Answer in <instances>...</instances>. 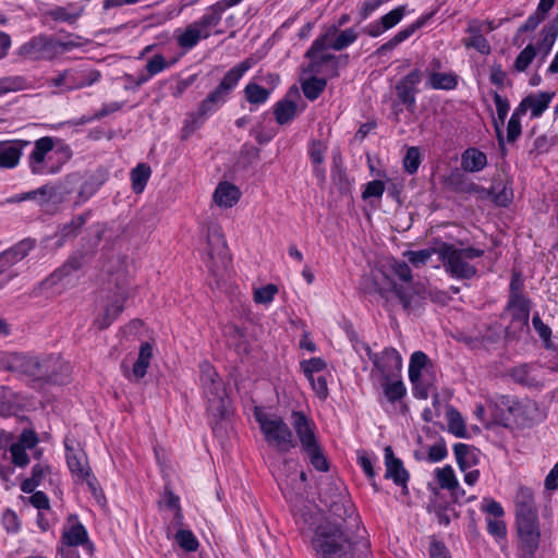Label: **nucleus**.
Here are the masks:
<instances>
[{"label":"nucleus","mask_w":558,"mask_h":558,"mask_svg":"<svg viewBox=\"0 0 558 558\" xmlns=\"http://www.w3.org/2000/svg\"><path fill=\"white\" fill-rule=\"evenodd\" d=\"M356 532L344 521L324 520L313 534V549L318 558H357L368 550L369 544L361 541Z\"/></svg>","instance_id":"1"},{"label":"nucleus","mask_w":558,"mask_h":558,"mask_svg":"<svg viewBox=\"0 0 558 558\" xmlns=\"http://www.w3.org/2000/svg\"><path fill=\"white\" fill-rule=\"evenodd\" d=\"M254 60L247 58L231 68L218 86L202 100L197 110L189 116L183 131L186 134L199 129L205 120L226 104L231 92L236 87L242 76L253 66Z\"/></svg>","instance_id":"2"},{"label":"nucleus","mask_w":558,"mask_h":558,"mask_svg":"<svg viewBox=\"0 0 558 558\" xmlns=\"http://www.w3.org/2000/svg\"><path fill=\"white\" fill-rule=\"evenodd\" d=\"M9 369L32 377L34 380L63 385L66 380L62 373L68 371V365L53 355L39 357L15 353L10 359Z\"/></svg>","instance_id":"3"},{"label":"nucleus","mask_w":558,"mask_h":558,"mask_svg":"<svg viewBox=\"0 0 558 558\" xmlns=\"http://www.w3.org/2000/svg\"><path fill=\"white\" fill-rule=\"evenodd\" d=\"M291 425L296 435L301 451L307 457L312 466L318 472H327L329 463L316 435V425L302 411H292Z\"/></svg>","instance_id":"4"},{"label":"nucleus","mask_w":558,"mask_h":558,"mask_svg":"<svg viewBox=\"0 0 558 558\" xmlns=\"http://www.w3.org/2000/svg\"><path fill=\"white\" fill-rule=\"evenodd\" d=\"M391 270L403 283L391 282L392 292L398 298L402 308L408 313H418L426 298L425 287L412 282V270L407 262L393 260Z\"/></svg>","instance_id":"5"},{"label":"nucleus","mask_w":558,"mask_h":558,"mask_svg":"<svg viewBox=\"0 0 558 558\" xmlns=\"http://www.w3.org/2000/svg\"><path fill=\"white\" fill-rule=\"evenodd\" d=\"M254 417L259 425L265 441L275 447L279 453H288L296 447L292 430L283 418L266 414L262 407L254 408Z\"/></svg>","instance_id":"6"},{"label":"nucleus","mask_w":558,"mask_h":558,"mask_svg":"<svg viewBox=\"0 0 558 558\" xmlns=\"http://www.w3.org/2000/svg\"><path fill=\"white\" fill-rule=\"evenodd\" d=\"M199 381L203 395L208 403V410L220 418H223L227 412L228 400L222 379L208 362H203L199 365Z\"/></svg>","instance_id":"7"},{"label":"nucleus","mask_w":558,"mask_h":558,"mask_svg":"<svg viewBox=\"0 0 558 558\" xmlns=\"http://www.w3.org/2000/svg\"><path fill=\"white\" fill-rule=\"evenodd\" d=\"M518 558H535L542 532L538 515L515 519Z\"/></svg>","instance_id":"8"},{"label":"nucleus","mask_w":558,"mask_h":558,"mask_svg":"<svg viewBox=\"0 0 558 558\" xmlns=\"http://www.w3.org/2000/svg\"><path fill=\"white\" fill-rule=\"evenodd\" d=\"M337 34V26H330L327 32L317 37L310 49L306 51L305 57L311 59L307 65V71L314 74L323 73L324 65L330 66V75H338L337 57L331 53H320L328 48V40Z\"/></svg>","instance_id":"9"},{"label":"nucleus","mask_w":558,"mask_h":558,"mask_svg":"<svg viewBox=\"0 0 558 558\" xmlns=\"http://www.w3.org/2000/svg\"><path fill=\"white\" fill-rule=\"evenodd\" d=\"M437 254L442 262L445 269L451 277L458 279H471L477 270L469 264L468 260L460 254L458 248L450 243H441L437 248Z\"/></svg>","instance_id":"10"},{"label":"nucleus","mask_w":558,"mask_h":558,"mask_svg":"<svg viewBox=\"0 0 558 558\" xmlns=\"http://www.w3.org/2000/svg\"><path fill=\"white\" fill-rule=\"evenodd\" d=\"M84 255L74 253L68 259L41 281V287L51 289L61 286L63 289L74 286L75 274L83 267Z\"/></svg>","instance_id":"11"},{"label":"nucleus","mask_w":558,"mask_h":558,"mask_svg":"<svg viewBox=\"0 0 558 558\" xmlns=\"http://www.w3.org/2000/svg\"><path fill=\"white\" fill-rule=\"evenodd\" d=\"M54 38L46 34H39L32 37L17 49V56L32 61L47 60L56 58Z\"/></svg>","instance_id":"12"},{"label":"nucleus","mask_w":558,"mask_h":558,"mask_svg":"<svg viewBox=\"0 0 558 558\" xmlns=\"http://www.w3.org/2000/svg\"><path fill=\"white\" fill-rule=\"evenodd\" d=\"M108 173L104 169H97L94 172L81 174L80 172H73L66 175L65 182L72 185L80 184L77 192L78 201L76 205L86 202L106 182Z\"/></svg>","instance_id":"13"},{"label":"nucleus","mask_w":558,"mask_h":558,"mask_svg":"<svg viewBox=\"0 0 558 558\" xmlns=\"http://www.w3.org/2000/svg\"><path fill=\"white\" fill-rule=\"evenodd\" d=\"M363 348L384 379L389 380L399 375L402 367V357L395 348H386L381 353H374L367 343H364Z\"/></svg>","instance_id":"14"},{"label":"nucleus","mask_w":558,"mask_h":558,"mask_svg":"<svg viewBox=\"0 0 558 558\" xmlns=\"http://www.w3.org/2000/svg\"><path fill=\"white\" fill-rule=\"evenodd\" d=\"M54 147V140L50 136H44L35 141L34 149L28 156V165L32 173L44 174V173H56L59 168H47L45 159L47 154L52 151Z\"/></svg>","instance_id":"15"},{"label":"nucleus","mask_w":558,"mask_h":558,"mask_svg":"<svg viewBox=\"0 0 558 558\" xmlns=\"http://www.w3.org/2000/svg\"><path fill=\"white\" fill-rule=\"evenodd\" d=\"M421 80L422 71L414 69L396 84L399 101L411 112L415 109L416 94L418 93L417 85Z\"/></svg>","instance_id":"16"},{"label":"nucleus","mask_w":558,"mask_h":558,"mask_svg":"<svg viewBox=\"0 0 558 558\" xmlns=\"http://www.w3.org/2000/svg\"><path fill=\"white\" fill-rule=\"evenodd\" d=\"M384 457L386 465L385 478L392 480L397 486H401L403 489H407L410 474L404 468L401 459L395 456L390 446L385 448Z\"/></svg>","instance_id":"17"},{"label":"nucleus","mask_w":558,"mask_h":558,"mask_svg":"<svg viewBox=\"0 0 558 558\" xmlns=\"http://www.w3.org/2000/svg\"><path fill=\"white\" fill-rule=\"evenodd\" d=\"M71 526L64 529L62 533V542L68 547L84 546L90 554L94 550V544L88 539V533L85 526L78 521L76 514L69 517Z\"/></svg>","instance_id":"18"},{"label":"nucleus","mask_w":558,"mask_h":558,"mask_svg":"<svg viewBox=\"0 0 558 558\" xmlns=\"http://www.w3.org/2000/svg\"><path fill=\"white\" fill-rule=\"evenodd\" d=\"M300 97L295 86L290 87L287 95L274 106L275 120L279 125H284L294 120L298 114V105L291 97Z\"/></svg>","instance_id":"19"},{"label":"nucleus","mask_w":558,"mask_h":558,"mask_svg":"<svg viewBox=\"0 0 558 558\" xmlns=\"http://www.w3.org/2000/svg\"><path fill=\"white\" fill-rule=\"evenodd\" d=\"M35 247V241L25 239L20 241L14 246L0 253V275L7 269L25 258L28 253Z\"/></svg>","instance_id":"20"},{"label":"nucleus","mask_w":558,"mask_h":558,"mask_svg":"<svg viewBox=\"0 0 558 558\" xmlns=\"http://www.w3.org/2000/svg\"><path fill=\"white\" fill-rule=\"evenodd\" d=\"M330 515L335 519L330 521L337 522H345L353 529L359 530L360 517L355 513L353 505L351 504L348 497H338V501L331 504L329 508H327Z\"/></svg>","instance_id":"21"},{"label":"nucleus","mask_w":558,"mask_h":558,"mask_svg":"<svg viewBox=\"0 0 558 558\" xmlns=\"http://www.w3.org/2000/svg\"><path fill=\"white\" fill-rule=\"evenodd\" d=\"M515 519L538 515L534 493L531 488L519 487L514 499Z\"/></svg>","instance_id":"22"},{"label":"nucleus","mask_w":558,"mask_h":558,"mask_svg":"<svg viewBox=\"0 0 558 558\" xmlns=\"http://www.w3.org/2000/svg\"><path fill=\"white\" fill-rule=\"evenodd\" d=\"M27 141H2L0 142V168H14L22 156V149L27 146Z\"/></svg>","instance_id":"23"},{"label":"nucleus","mask_w":558,"mask_h":558,"mask_svg":"<svg viewBox=\"0 0 558 558\" xmlns=\"http://www.w3.org/2000/svg\"><path fill=\"white\" fill-rule=\"evenodd\" d=\"M457 464L462 472L480 463L482 452L474 446L458 442L453 446Z\"/></svg>","instance_id":"24"},{"label":"nucleus","mask_w":558,"mask_h":558,"mask_svg":"<svg viewBox=\"0 0 558 558\" xmlns=\"http://www.w3.org/2000/svg\"><path fill=\"white\" fill-rule=\"evenodd\" d=\"M507 308L511 311L512 324L519 323L521 329H529L532 308V301L529 298L514 296V300H508Z\"/></svg>","instance_id":"25"},{"label":"nucleus","mask_w":558,"mask_h":558,"mask_svg":"<svg viewBox=\"0 0 558 558\" xmlns=\"http://www.w3.org/2000/svg\"><path fill=\"white\" fill-rule=\"evenodd\" d=\"M85 7L75 3H69L66 7L56 5L46 12V15L54 22L75 24L84 14Z\"/></svg>","instance_id":"26"},{"label":"nucleus","mask_w":558,"mask_h":558,"mask_svg":"<svg viewBox=\"0 0 558 558\" xmlns=\"http://www.w3.org/2000/svg\"><path fill=\"white\" fill-rule=\"evenodd\" d=\"M92 211L88 210L86 213L80 214L71 219L70 222L64 223L58 233L59 240L58 245L62 246L66 241L74 239L78 235L82 228L87 222Z\"/></svg>","instance_id":"27"},{"label":"nucleus","mask_w":558,"mask_h":558,"mask_svg":"<svg viewBox=\"0 0 558 558\" xmlns=\"http://www.w3.org/2000/svg\"><path fill=\"white\" fill-rule=\"evenodd\" d=\"M293 517L295 520V523L300 526L302 530H311L315 533V529L322 524V513L306 505L303 507L295 509L293 511Z\"/></svg>","instance_id":"28"},{"label":"nucleus","mask_w":558,"mask_h":558,"mask_svg":"<svg viewBox=\"0 0 558 558\" xmlns=\"http://www.w3.org/2000/svg\"><path fill=\"white\" fill-rule=\"evenodd\" d=\"M427 74L426 86L436 90H453L458 86V75L453 72L440 73L434 71H425Z\"/></svg>","instance_id":"29"},{"label":"nucleus","mask_w":558,"mask_h":558,"mask_svg":"<svg viewBox=\"0 0 558 558\" xmlns=\"http://www.w3.org/2000/svg\"><path fill=\"white\" fill-rule=\"evenodd\" d=\"M487 166V156L475 147L466 148L461 155V167L468 172H478Z\"/></svg>","instance_id":"30"},{"label":"nucleus","mask_w":558,"mask_h":558,"mask_svg":"<svg viewBox=\"0 0 558 558\" xmlns=\"http://www.w3.org/2000/svg\"><path fill=\"white\" fill-rule=\"evenodd\" d=\"M494 102L497 111V119H494V125L496 129V136L498 141V145L501 149H505V138L501 131V125L505 123L507 114L510 109V105L507 98H504L499 95L498 92L493 93Z\"/></svg>","instance_id":"31"},{"label":"nucleus","mask_w":558,"mask_h":558,"mask_svg":"<svg viewBox=\"0 0 558 558\" xmlns=\"http://www.w3.org/2000/svg\"><path fill=\"white\" fill-rule=\"evenodd\" d=\"M239 198V189L229 182L219 183L214 193V201L222 207H232Z\"/></svg>","instance_id":"32"},{"label":"nucleus","mask_w":558,"mask_h":558,"mask_svg":"<svg viewBox=\"0 0 558 558\" xmlns=\"http://www.w3.org/2000/svg\"><path fill=\"white\" fill-rule=\"evenodd\" d=\"M307 481V475L305 472L301 471L299 474V480L292 478L291 483L288 478L281 480L278 484L284 496V498L291 502L296 501L299 497H302L301 490L304 489L303 485Z\"/></svg>","instance_id":"33"},{"label":"nucleus","mask_w":558,"mask_h":558,"mask_svg":"<svg viewBox=\"0 0 558 558\" xmlns=\"http://www.w3.org/2000/svg\"><path fill=\"white\" fill-rule=\"evenodd\" d=\"M230 5L226 0H220L208 8V12L205 13L195 24L199 28H206L209 26H216L221 21L222 13L229 9Z\"/></svg>","instance_id":"34"},{"label":"nucleus","mask_w":558,"mask_h":558,"mask_svg":"<svg viewBox=\"0 0 558 558\" xmlns=\"http://www.w3.org/2000/svg\"><path fill=\"white\" fill-rule=\"evenodd\" d=\"M153 359V347L148 342H143L140 347L138 357L135 361L133 368H132V375L135 379L143 378L146 373L147 368L150 364V361Z\"/></svg>","instance_id":"35"},{"label":"nucleus","mask_w":558,"mask_h":558,"mask_svg":"<svg viewBox=\"0 0 558 558\" xmlns=\"http://www.w3.org/2000/svg\"><path fill=\"white\" fill-rule=\"evenodd\" d=\"M271 90L272 88L268 89L257 83L250 82L244 87V96L251 105H263L269 99Z\"/></svg>","instance_id":"36"},{"label":"nucleus","mask_w":558,"mask_h":558,"mask_svg":"<svg viewBox=\"0 0 558 558\" xmlns=\"http://www.w3.org/2000/svg\"><path fill=\"white\" fill-rule=\"evenodd\" d=\"M66 448V463L70 471L77 475L80 478L87 480L90 475L89 468L87 466V461L84 457H77L73 449Z\"/></svg>","instance_id":"37"},{"label":"nucleus","mask_w":558,"mask_h":558,"mask_svg":"<svg viewBox=\"0 0 558 558\" xmlns=\"http://www.w3.org/2000/svg\"><path fill=\"white\" fill-rule=\"evenodd\" d=\"M151 174V169L146 163H138L131 171L132 189L135 194H140L144 191Z\"/></svg>","instance_id":"38"},{"label":"nucleus","mask_w":558,"mask_h":558,"mask_svg":"<svg viewBox=\"0 0 558 558\" xmlns=\"http://www.w3.org/2000/svg\"><path fill=\"white\" fill-rule=\"evenodd\" d=\"M542 34L543 38L537 43V49L546 57L558 36V23L556 21L549 22L544 26Z\"/></svg>","instance_id":"39"},{"label":"nucleus","mask_w":558,"mask_h":558,"mask_svg":"<svg viewBox=\"0 0 558 558\" xmlns=\"http://www.w3.org/2000/svg\"><path fill=\"white\" fill-rule=\"evenodd\" d=\"M327 86L325 77L311 76L302 83V90L304 96L311 100H316Z\"/></svg>","instance_id":"40"},{"label":"nucleus","mask_w":558,"mask_h":558,"mask_svg":"<svg viewBox=\"0 0 558 558\" xmlns=\"http://www.w3.org/2000/svg\"><path fill=\"white\" fill-rule=\"evenodd\" d=\"M554 92H541L537 95H529L532 97L529 102L532 118H538L549 107L551 99L554 98Z\"/></svg>","instance_id":"41"},{"label":"nucleus","mask_w":558,"mask_h":558,"mask_svg":"<svg viewBox=\"0 0 558 558\" xmlns=\"http://www.w3.org/2000/svg\"><path fill=\"white\" fill-rule=\"evenodd\" d=\"M128 296L129 290L125 284H118L117 291L113 294V299L105 308V311H110V317L113 320H116L118 316L123 312L124 302L126 301Z\"/></svg>","instance_id":"42"},{"label":"nucleus","mask_w":558,"mask_h":558,"mask_svg":"<svg viewBox=\"0 0 558 558\" xmlns=\"http://www.w3.org/2000/svg\"><path fill=\"white\" fill-rule=\"evenodd\" d=\"M447 418L450 433H452L456 437L459 438L469 437L464 421L458 410H456L453 407H450L447 410Z\"/></svg>","instance_id":"43"},{"label":"nucleus","mask_w":558,"mask_h":558,"mask_svg":"<svg viewBox=\"0 0 558 558\" xmlns=\"http://www.w3.org/2000/svg\"><path fill=\"white\" fill-rule=\"evenodd\" d=\"M383 389L387 400L391 403L401 400L407 393V388L400 379H384Z\"/></svg>","instance_id":"44"},{"label":"nucleus","mask_w":558,"mask_h":558,"mask_svg":"<svg viewBox=\"0 0 558 558\" xmlns=\"http://www.w3.org/2000/svg\"><path fill=\"white\" fill-rule=\"evenodd\" d=\"M427 362L428 357L423 351H415L411 355L409 364V378L411 383L421 379L422 369L426 366Z\"/></svg>","instance_id":"45"},{"label":"nucleus","mask_w":558,"mask_h":558,"mask_svg":"<svg viewBox=\"0 0 558 558\" xmlns=\"http://www.w3.org/2000/svg\"><path fill=\"white\" fill-rule=\"evenodd\" d=\"M208 242V255L210 258L217 256H225L227 251V244L223 235L217 230L209 231L207 234Z\"/></svg>","instance_id":"46"},{"label":"nucleus","mask_w":558,"mask_h":558,"mask_svg":"<svg viewBox=\"0 0 558 558\" xmlns=\"http://www.w3.org/2000/svg\"><path fill=\"white\" fill-rule=\"evenodd\" d=\"M28 82L22 75L7 76L0 78V96L11 93L20 92L27 88Z\"/></svg>","instance_id":"47"},{"label":"nucleus","mask_w":558,"mask_h":558,"mask_svg":"<svg viewBox=\"0 0 558 558\" xmlns=\"http://www.w3.org/2000/svg\"><path fill=\"white\" fill-rule=\"evenodd\" d=\"M333 37L335 39L332 41H330V39L328 40V48L340 51L349 47L357 39V33L354 31V28L350 27L342 31L337 36L335 35Z\"/></svg>","instance_id":"48"},{"label":"nucleus","mask_w":558,"mask_h":558,"mask_svg":"<svg viewBox=\"0 0 558 558\" xmlns=\"http://www.w3.org/2000/svg\"><path fill=\"white\" fill-rule=\"evenodd\" d=\"M201 37V28L194 22L192 25H189L179 36L178 44L184 49H192L197 45Z\"/></svg>","instance_id":"49"},{"label":"nucleus","mask_w":558,"mask_h":558,"mask_svg":"<svg viewBox=\"0 0 558 558\" xmlns=\"http://www.w3.org/2000/svg\"><path fill=\"white\" fill-rule=\"evenodd\" d=\"M175 543L185 551H196L199 543L192 531L180 529L174 535Z\"/></svg>","instance_id":"50"},{"label":"nucleus","mask_w":558,"mask_h":558,"mask_svg":"<svg viewBox=\"0 0 558 558\" xmlns=\"http://www.w3.org/2000/svg\"><path fill=\"white\" fill-rule=\"evenodd\" d=\"M435 473L440 488L448 490L457 488L458 480L451 465L448 464L444 468H438Z\"/></svg>","instance_id":"51"},{"label":"nucleus","mask_w":558,"mask_h":558,"mask_svg":"<svg viewBox=\"0 0 558 558\" xmlns=\"http://www.w3.org/2000/svg\"><path fill=\"white\" fill-rule=\"evenodd\" d=\"M39 189H45L46 190V195H38L36 202H38V204L40 205H44V204H48V203H57V202H61L62 198H63V194L64 193H71L72 190L71 189H66L64 187L63 191H61V186H57V185H43L40 186Z\"/></svg>","instance_id":"52"},{"label":"nucleus","mask_w":558,"mask_h":558,"mask_svg":"<svg viewBox=\"0 0 558 558\" xmlns=\"http://www.w3.org/2000/svg\"><path fill=\"white\" fill-rule=\"evenodd\" d=\"M536 57V48L529 44L515 58L513 68L517 72H524L534 58Z\"/></svg>","instance_id":"53"},{"label":"nucleus","mask_w":558,"mask_h":558,"mask_svg":"<svg viewBox=\"0 0 558 558\" xmlns=\"http://www.w3.org/2000/svg\"><path fill=\"white\" fill-rule=\"evenodd\" d=\"M434 253H437V248L429 247L420 251H407L403 253V256L407 257L414 267L418 268L424 266Z\"/></svg>","instance_id":"54"},{"label":"nucleus","mask_w":558,"mask_h":558,"mask_svg":"<svg viewBox=\"0 0 558 558\" xmlns=\"http://www.w3.org/2000/svg\"><path fill=\"white\" fill-rule=\"evenodd\" d=\"M15 404L14 392L8 387H0V415L9 416L13 413Z\"/></svg>","instance_id":"55"},{"label":"nucleus","mask_w":558,"mask_h":558,"mask_svg":"<svg viewBox=\"0 0 558 558\" xmlns=\"http://www.w3.org/2000/svg\"><path fill=\"white\" fill-rule=\"evenodd\" d=\"M421 165V154L417 147L411 146L407 149L403 158L404 170L409 174H414Z\"/></svg>","instance_id":"56"},{"label":"nucleus","mask_w":558,"mask_h":558,"mask_svg":"<svg viewBox=\"0 0 558 558\" xmlns=\"http://www.w3.org/2000/svg\"><path fill=\"white\" fill-rule=\"evenodd\" d=\"M300 365L306 378L314 376L315 373H319L327 367L326 361L322 357L303 360Z\"/></svg>","instance_id":"57"},{"label":"nucleus","mask_w":558,"mask_h":558,"mask_svg":"<svg viewBox=\"0 0 558 558\" xmlns=\"http://www.w3.org/2000/svg\"><path fill=\"white\" fill-rule=\"evenodd\" d=\"M338 497H348L336 484H328V486L319 494L320 502L329 508L330 505L338 501Z\"/></svg>","instance_id":"58"},{"label":"nucleus","mask_w":558,"mask_h":558,"mask_svg":"<svg viewBox=\"0 0 558 558\" xmlns=\"http://www.w3.org/2000/svg\"><path fill=\"white\" fill-rule=\"evenodd\" d=\"M429 16H421L418 20H416L414 23L408 25L405 28L399 31L392 39L397 45H400L404 40H407L409 37H411L417 29H420Z\"/></svg>","instance_id":"59"},{"label":"nucleus","mask_w":558,"mask_h":558,"mask_svg":"<svg viewBox=\"0 0 558 558\" xmlns=\"http://www.w3.org/2000/svg\"><path fill=\"white\" fill-rule=\"evenodd\" d=\"M532 325L539 338L544 341L545 348H551V329L543 323L538 313H535L532 318Z\"/></svg>","instance_id":"60"},{"label":"nucleus","mask_w":558,"mask_h":558,"mask_svg":"<svg viewBox=\"0 0 558 558\" xmlns=\"http://www.w3.org/2000/svg\"><path fill=\"white\" fill-rule=\"evenodd\" d=\"M466 48H474L482 54H489L492 51L488 40L482 34H474L464 40Z\"/></svg>","instance_id":"61"},{"label":"nucleus","mask_w":558,"mask_h":558,"mask_svg":"<svg viewBox=\"0 0 558 558\" xmlns=\"http://www.w3.org/2000/svg\"><path fill=\"white\" fill-rule=\"evenodd\" d=\"M405 5H399L395 8L393 10L389 11L385 15L380 17V22L384 25V28L386 31L395 27L404 16L405 14Z\"/></svg>","instance_id":"62"},{"label":"nucleus","mask_w":558,"mask_h":558,"mask_svg":"<svg viewBox=\"0 0 558 558\" xmlns=\"http://www.w3.org/2000/svg\"><path fill=\"white\" fill-rule=\"evenodd\" d=\"M9 451L11 453L12 463L19 468H25L29 463L26 449L21 444H11Z\"/></svg>","instance_id":"63"},{"label":"nucleus","mask_w":558,"mask_h":558,"mask_svg":"<svg viewBox=\"0 0 558 558\" xmlns=\"http://www.w3.org/2000/svg\"><path fill=\"white\" fill-rule=\"evenodd\" d=\"M170 63L167 62L165 57L160 53L153 56L145 65V71L148 72L151 76H155L168 69Z\"/></svg>","instance_id":"64"}]
</instances>
